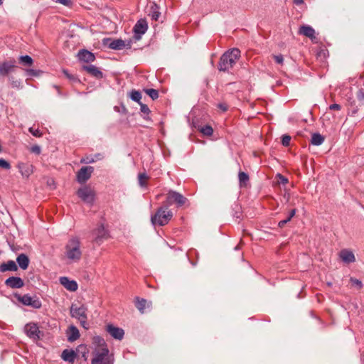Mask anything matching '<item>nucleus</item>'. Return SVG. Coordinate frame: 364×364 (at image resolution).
Returning <instances> with one entry per match:
<instances>
[{
	"mask_svg": "<svg viewBox=\"0 0 364 364\" xmlns=\"http://www.w3.org/2000/svg\"><path fill=\"white\" fill-rule=\"evenodd\" d=\"M82 255L81 242L78 237H71L65 247V257L70 263L78 262Z\"/></svg>",
	"mask_w": 364,
	"mask_h": 364,
	"instance_id": "f257e3e1",
	"label": "nucleus"
},
{
	"mask_svg": "<svg viewBox=\"0 0 364 364\" xmlns=\"http://www.w3.org/2000/svg\"><path fill=\"white\" fill-rule=\"evenodd\" d=\"M240 57L238 48H232L226 51L220 59L218 69L220 71H228L237 63Z\"/></svg>",
	"mask_w": 364,
	"mask_h": 364,
	"instance_id": "f03ea898",
	"label": "nucleus"
},
{
	"mask_svg": "<svg viewBox=\"0 0 364 364\" xmlns=\"http://www.w3.org/2000/svg\"><path fill=\"white\" fill-rule=\"evenodd\" d=\"M172 217L173 213L168 210V206L164 204L151 216V220L154 225L164 226L168 223Z\"/></svg>",
	"mask_w": 364,
	"mask_h": 364,
	"instance_id": "7ed1b4c3",
	"label": "nucleus"
},
{
	"mask_svg": "<svg viewBox=\"0 0 364 364\" xmlns=\"http://www.w3.org/2000/svg\"><path fill=\"white\" fill-rule=\"evenodd\" d=\"M87 309L85 305L77 306L73 304L70 306V316L77 318L81 323L82 326L85 329L88 328L87 323Z\"/></svg>",
	"mask_w": 364,
	"mask_h": 364,
	"instance_id": "20e7f679",
	"label": "nucleus"
},
{
	"mask_svg": "<svg viewBox=\"0 0 364 364\" xmlns=\"http://www.w3.org/2000/svg\"><path fill=\"white\" fill-rule=\"evenodd\" d=\"M91 364H112L107 347L102 348L100 350H95Z\"/></svg>",
	"mask_w": 364,
	"mask_h": 364,
	"instance_id": "39448f33",
	"label": "nucleus"
},
{
	"mask_svg": "<svg viewBox=\"0 0 364 364\" xmlns=\"http://www.w3.org/2000/svg\"><path fill=\"white\" fill-rule=\"evenodd\" d=\"M17 300L25 306H31L34 309H40L42 306L41 301L36 296H31L29 294H15Z\"/></svg>",
	"mask_w": 364,
	"mask_h": 364,
	"instance_id": "423d86ee",
	"label": "nucleus"
},
{
	"mask_svg": "<svg viewBox=\"0 0 364 364\" xmlns=\"http://www.w3.org/2000/svg\"><path fill=\"white\" fill-rule=\"evenodd\" d=\"M77 196L85 203L92 204L95 200V191L88 186H85L77 191Z\"/></svg>",
	"mask_w": 364,
	"mask_h": 364,
	"instance_id": "0eeeda50",
	"label": "nucleus"
},
{
	"mask_svg": "<svg viewBox=\"0 0 364 364\" xmlns=\"http://www.w3.org/2000/svg\"><path fill=\"white\" fill-rule=\"evenodd\" d=\"M186 202V198L183 195L174 191H169L167 193L165 204L168 206L176 203L178 206H182Z\"/></svg>",
	"mask_w": 364,
	"mask_h": 364,
	"instance_id": "6e6552de",
	"label": "nucleus"
},
{
	"mask_svg": "<svg viewBox=\"0 0 364 364\" xmlns=\"http://www.w3.org/2000/svg\"><path fill=\"white\" fill-rule=\"evenodd\" d=\"M94 171L92 166H83L77 173V180L80 183H84L90 179Z\"/></svg>",
	"mask_w": 364,
	"mask_h": 364,
	"instance_id": "1a4fd4ad",
	"label": "nucleus"
},
{
	"mask_svg": "<svg viewBox=\"0 0 364 364\" xmlns=\"http://www.w3.org/2000/svg\"><path fill=\"white\" fill-rule=\"evenodd\" d=\"M24 331L29 338L33 340H38L40 338L41 331L36 323H27L24 327Z\"/></svg>",
	"mask_w": 364,
	"mask_h": 364,
	"instance_id": "9d476101",
	"label": "nucleus"
},
{
	"mask_svg": "<svg viewBox=\"0 0 364 364\" xmlns=\"http://www.w3.org/2000/svg\"><path fill=\"white\" fill-rule=\"evenodd\" d=\"M94 240L97 244H100L103 240H107L109 237L108 232L103 225H99L92 232Z\"/></svg>",
	"mask_w": 364,
	"mask_h": 364,
	"instance_id": "9b49d317",
	"label": "nucleus"
},
{
	"mask_svg": "<svg viewBox=\"0 0 364 364\" xmlns=\"http://www.w3.org/2000/svg\"><path fill=\"white\" fill-rule=\"evenodd\" d=\"M16 68L15 60L4 61L0 63V77L6 76L13 72Z\"/></svg>",
	"mask_w": 364,
	"mask_h": 364,
	"instance_id": "f8f14e48",
	"label": "nucleus"
},
{
	"mask_svg": "<svg viewBox=\"0 0 364 364\" xmlns=\"http://www.w3.org/2000/svg\"><path fill=\"white\" fill-rule=\"evenodd\" d=\"M107 331L115 339L122 340L124 338V331L122 328L116 327L112 324H108Z\"/></svg>",
	"mask_w": 364,
	"mask_h": 364,
	"instance_id": "ddd939ff",
	"label": "nucleus"
},
{
	"mask_svg": "<svg viewBox=\"0 0 364 364\" xmlns=\"http://www.w3.org/2000/svg\"><path fill=\"white\" fill-rule=\"evenodd\" d=\"M298 33L299 35L309 38L312 41L316 39L315 30L309 25H303L300 26L298 31Z\"/></svg>",
	"mask_w": 364,
	"mask_h": 364,
	"instance_id": "4468645a",
	"label": "nucleus"
},
{
	"mask_svg": "<svg viewBox=\"0 0 364 364\" xmlns=\"http://www.w3.org/2000/svg\"><path fill=\"white\" fill-rule=\"evenodd\" d=\"M106 45L112 50H122L125 48L126 43L122 39H115L111 40L110 38H107L105 40Z\"/></svg>",
	"mask_w": 364,
	"mask_h": 364,
	"instance_id": "2eb2a0df",
	"label": "nucleus"
},
{
	"mask_svg": "<svg viewBox=\"0 0 364 364\" xmlns=\"http://www.w3.org/2000/svg\"><path fill=\"white\" fill-rule=\"evenodd\" d=\"M18 168L22 176L25 178H28L29 176L33 173V166L26 163H18Z\"/></svg>",
	"mask_w": 364,
	"mask_h": 364,
	"instance_id": "dca6fc26",
	"label": "nucleus"
},
{
	"mask_svg": "<svg viewBox=\"0 0 364 364\" xmlns=\"http://www.w3.org/2000/svg\"><path fill=\"white\" fill-rule=\"evenodd\" d=\"M5 284L12 289H19L23 287V279L18 277H11L5 281Z\"/></svg>",
	"mask_w": 364,
	"mask_h": 364,
	"instance_id": "f3484780",
	"label": "nucleus"
},
{
	"mask_svg": "<svg viewBox=\"0 0 364 364\" xmlns=\"http://www.w3.org/2000/svg\"><path fill=\"white\" fill-rule=\"evenodd\" d=\"M147 28V23L145 20L138 21L134 27L136 38H140L141 35L146 33Z\"/></svg>",
	"mask_w": 364,
	"mask_h": 364,
	"instance_id": "a211bd4d",
	"label": "nucleus"
},
{
	"mask_svg": "<svg viewBox=\"0 0 364 364\" xmlns=\"http://www.w3.org/2000/svg\"><path fill=\"white\" fill-rule=\"evenodd\" d=\"M339 257L341 260L346 264L353 263L355 261L353 252L348 249H343L340 251Z\"/></svg>",
	"mask_w": 364,
	"mask_h": 364,
	"instance_id": "6ab92c4d",
	"label": "nucleus"
},
{
	"mask_svg": "<svg viewBox=\"0 0 364 364\" xmlns=\"http://www.w3.org/2000/svg\"><path fill=\"white\" fill-rule=\"evenodd\" d=\"M82 70L86 71L87 73H89L91 76L97 78V79H101L103 77V73L100 69L93 65H83Z\"/></svg>",
	"mask_w": 364,
	"mask_h": 364,
	"instance_id": "aec40b11",
	"label": "nucleus"
},
{
	"mask_svg": "<svg viewBox=\"0 0 364 364\" xmlns=\"http://www.w3.org/2000/svg\"><path fill=\"white\" fill-rule=\"evenodd\" d=\"M60 283L62 284L66 289L70 291H75L77 289V284L74 280H70L66 277H62L60 278Z\"/></svg>",
	"mask_w": 364,
	"mask_h": 364,
	"instance_id": "412c9836",
	"label": "nucleus"
},
{
	"mask_svg": "<svg viewBox=\"0 0 364 364\" xmlns=\"http://www.w3.org/2000/svg\"><path fill=\"white\" fill-rule=\"evenodd\" d=\"M77 56L80 61L85 63H92L95 60L94 54L87 50H82L79 51Z\"/></svg>",
	"mask_w": 364,
	"mask_h": 364,
	"instance_id": "4be33fe9",
	"label": "nucleus"
},
{
	"mask_svg": "<svg viewBox=\"0 0 364 364\" xmlns=\"http://www.w3.org/2000/svg\"><path fill=\"white\" fill-rule=\"evenodd\" d=\"M76 357L77 353L72 349H65L61 354V358L63 360L72 364L75 362Z\"/></svg>",
	"mask_w": 364,
	"mask_h": 364,
	"instance_id": "5701e85b",
	"label": "nucleus"
},
{
	"mask_svg": "<svg viewBox=\"0 0 364 364\" xmlns=\"http://www.w3.org/2000/svg\"><path fill=\"white\" fill-rule=\"evenodd\" d=\"M68 340L70 342H73L79 338L80 332L77 327L70 326L67 332Z\"/></svg>",
	"mask_w": 364,
	"mask_h": 364,
	"instance_id": "b1692460",
	"label": "nucleus"
},
{
	"mask_svg": "<svg viewBox=\"0 0 364 364\" xmlns=\"http://www.w3.org/2000/svg\"><path fill=\"white\" fill-rule=\"evenodd\" d=\"M18 269L16 262L13 260H9L0 264V272H5L7 271H16Z\"/></svg>",
	"mask_w": 364,
	"mask_h": 364,
	"instance_id": "393cba45",
	"label": "nucleus"
},
{
	"mask_svg": "<svg viewBox=\"0 0 364 364\" xmlns=\"http://www.w3.org/2000/svg\"><path fill=\"white\" fill-rule=\"evenodd\" d=\"M16 262L22 269H26L29 264V259L25 254H21L17 257Z\"/></svg>",
	"mask_w": 364,
	"mask_h": 364,
	"instance_id": "a878e982",
	"label": "nucleus"
},
{
	"mask_svg": "<svg viewBox=\"0 0 364 364\" xmlns=\"http://www.w3.org/2000/svg\"><path fill=\"white\" fill-rule=\"evenodd\" d=\"M324 141V137L318 133H314L311 136V142L313 145L319 146Z\"/></svg>",
	"mask_w": 364,
	"mask_h": 364,
	"instance_id": "bb28decb",
	"label": "nucleus"
},
{
	"mask_svg": "<svg viewBox=\"0 0 364 364\" xmlns=\"http://www.w3.org/2000/svg\"><path fill=\"white\" fill-rule=\"evenodd\" d=\"M238 178L240 187L246 186L247 183L249 181L248 174L243 171H240L238 173Z\"/></svg>",
	"mask_w": 364,
	"mask_h": 364,
	"instance_id": "cd10ccee",
	"label": "nucleus"
},
{
	"mask_svg": "<svg viewBox=\"0 0 364 364\" xmlns=\"http://www.w3.org/2000/svg\"><path fill=\"white\" fill-rule=\"evenodd\" d=\"M146 304L147 301L146 299L136 298L135 306L141 314L144 313V309L146 306Z\"/></svg>",
	"mask_w": 364,
	"mask_h": 364,
	"instance_id": "c85d7f7f",
	"label": "nucleus"
},
{
	"mask_svg": "<svg viewBox=\"0 0 364 364\" xmlns=\"http://www.w3.org/2000/svg\"><path fill=\"white\" fill-rule=\"evenodd\" d=\"M19 63L23 65L31 66L32 65L33 60L29 55H21L19 57Z\"/></svg>",
	"mask_w": 364,
	"mask_h": 364,
	"instance_id": "c756f323",
	"label": "nucleus"
},
{
	"mask_svg": "<svg viewBox=\"0 0 364 364\" xmlns=\"http://www.w3.org/2000/svg\"><path fill=\"white\" fill-rule=\"evenodd\" d=\"M200 132L208 136H211L213 134V129L210 125H205L199 129Z\"/></svg>",
	"mask_w": 364,
	"mask_h": 364,
	"instance_id": "7c9ffc66",
	"label": "nucleus"
},
{
	"mask_svg": "<svg viewBox=\"0 0 364 364\" xmlns=\"http://www.w3.org/2000/svg\"><path fill=\"white\" fill-rule=\"evenodd\" d=\"M93 343L98 347L105 348L107 347L104 338L99 336H94L92 338Z\"/></svg>",
	"mask_w": 364,
	"mask_h": 364,
	"instance_id": "2f4dec72",
	"label": "nucleus"
},
{
	"mask_svg": "<svg viewBox=\"0 0 364 364\" xmlns=\"http://www.w3.org/2000/svg\"><path fill=\"white\" fill-rule=\"evenodd\" d=\"M144 92L153 100H156L159 97V92L155 89H146Z\"/></svg>",
	"mask_w": 364,
	"mask_h": 364,
	"instance_id": "473e14b6",
	"label": "nucleus"
},
{
	"mask_svg": "<svg viewBox=\"0 0 364 364\" xmlns=\"http://www.w3.org/2000/svg\"><path fill=\"white\" fill-rule=\"evenodd\" d=\"M139 183L141 186H145L146 185V181L149 179V176L145 173H141L138 176Z\"/></svg>",
	"mask_w": 364,
	"mask_h": 364,
	"instance_id": "72a5a7b5",
	"label": "nucleus"
},
{
	"mask_svg": "<svg viewBox=\"0 0 364 364\" xmlns=\"http://www.w3.org/2000/svg\"><path fill=\"white\" fill-rule=\"evenodd\" d=\"M130 97H131V99L136 102H138L139 104V103H141L140 102L141 99V93L139 92V91H136V90H133L132 92H131V95H130Z\"/></svg>",
	"mask_w": 364,
	"mask_h": 364,
	"instance_id": "f704fd0d",
	"label": "nucleus"
},
{
	"mask_svg": "<svg viewBox=\"0 0 364 364\" xmlns=\"http://www.w3.org/2000/svg\"><path fill=\"white\" fill-rule=\"evenodd\" d=\"M350 282H351V284L353 285L356 286L358 289H360L363 287L362 282L360 280L358 279H355V278H353V277H350Z\"/></svg>",
	"mask_w": 364,
	"mask_h": 364,
	"instance_id": "c9c22d12",
	"label": "nucleus"
},
{
	"mask_svg": "<svg viewBox=\"0 0 364 364\" xmlns=\"http://www.w3.org/2000/svg\"><path fill=\"white\" fill-rule=\"evenodd\" d=\"M291 136L287 134H284L282 137V144L284 146H288L290 144Z\"/></svg>",
	"mask_w": 364,
	"mask_h": 364,
	"instance_id": "e433bc0d",
	"label": "nucleus"
},
{
	"mask_svg": "<svg viewBox=\"0 0 364 364\" xmlns=\"http://www.w3.org/2000/svg\"><path fill=\"white\" fill-rule=\"evenodd\" d=\"M28 131L34 136L41 137L42 136V133L41 132V131L38 129L30 127Z\"/></svg>",
	"mask_w": 364,
	"mask_h": 364,
	"instance_id": "4c0bfd02",
	"label": "nucleus"
},
{
	"mask_svg": "<svg viewBox=\"0 0 364 364\" xmlns=\"http://www.w3.org/2000/svg\"><path fill=\"white\" fill-rule=\"evenodd\" d=\"M0 168L9 170L11 168L10 164L4 159H0Z\"/></svg>",
	"mask_w": 364,
	"mask_h": 364,
	"instance_id": "58836bf2",
	"label": "nucleus"
},
{
	"mask_svg": "<svg viewBox=\"0 0 364 364\" xmlns=\"http://www.w3.org/2000/svg\"><path fill=\"white\" fill-rule=\"evenodd\" d=\"M26 73L28 76H38L40 73V71L33 69H26Z\"/></svg>",
	"mask_w": 364,
	"mask_h": 364,
	"instance_id": "ea45409f",
	"label": "nucleus"
},
{
	"mask_svg": "<svg viewBox=\"0 0 364 364\" xmlns=\"http://www.w3.org/2000/svg\"><path fill=\"white\" fill-rule=\"evenodd\" d=\"M139 105H140V110H141V112L142 113H144V114H149V113L150 112V109L148 107V106L146 105L143 104V103H139Z\"/></svg>",
	"mask_w": 364,
	"mask_h": 364,
	"instance_id": "a19ab883",
	"label": "nucleus"
},
{
	"mask_svg": "<svg viewBox=\"0 0 364 364\" xmlns=\"http://www.w3.org/2000/svg\"><path fill=\"white\" fill-rule=\"evenodd\" d=\"M273 58L274 59L275 62L279 65H282L284 63V58L281 54L273 55Z\"/></svg>",
	"mask_w": 364,
	"mask_h": 364,
	"instance_id": "79ce46f5",
	"label": "nucleus"
},
{
	"mask_svg": "<svg viewBox=\"0 0 364 364\" xmlns=\"http://www.w3.org/2000/svg\"><path fill=\"white\" fill-rule=\"evenodd\" d=\"M11 85L12 87H16V88H18V89H20L22 87L21 86V81L20 80H14L13 78H12V80L11 82Z\"/></svg>",
	"mask_w": 364,
	"mask_h": 364,
	"instance_id": "37998d69",
	"label": "nucleus"
},
{
	"mask_svg": "<svg viewBox=\"0 0 364 364\" xmlns=\"http://www.w3.org/2000/svg\"><path fill=\"white\" fill-rule=\"evenodd\" d=\"M357 98L359 101L364 102V90L360 89L357 92Z\"/></svg>",
	"mask_w": 364,
	"mask_h": 364,
	"instance_id": "c03bdc74",
	"label": "nucleus"
},
{
	"mask_svg": "<svg viewBox=\"0 0 364 364\" xmlns=\"http://www.w3.org/2000/svg\"><path fill=\"white\" fill-rule=\"evenodd\" d=\"M277 177L279 179V183H281L282 184H287L288 183V179L284 177V176H282V174L280 173H278L277 175Z\"/></svg>",
	"mask_w": 364,
	"mask_h": 364,
	"instance_id": "a18cd8bd",
	"label": "nucleus"
},
{
	"mask_svg": "<svg viewBox=\"0 0 364 364\" xmlns=\"http://www.w3.org/2000/svg\"><path fill=\"white\" fill-rule=\"evenodd\" d=\"M152 9L153 10L151 14V18H152V19L157 21L159 17L160 13L159 11H156V9L154 8H152Z\"/></svg>",
	"mask_w": 364,
	"mask_h": 364,
	"instance_id": "49530a36",
	"label": "nucleus"
},
{
	"mask_svg": "<svg viewBox=\"0 0 364 364\" xmlns=\"http://www.w3.org/2000/svg\"><path fill=\"white\" fill-rule=\"evenodd\" d=\"M55 2L60 3L64 6H70L72 4L71 0H55Z\"/></svg>",
	"mask_w": 364,
	"mask_h": 364,
	"instance_id": "de8ad7c7",
	"label": "nucleus"
},
{
	"mask_svg": "<svg viewBox=\"0 0 364 364\" xmlns=\"http://www.w3.org/2000/svg\"><path fill=\"white\" fill-rule=\"evenodd\" d=\"M31 152L34 153V154H41V147L38 145H34L31 148Z\"/></svg>",
	"mask_w": 364,
	"mask_h": 364,
	"instance_id": "09e8293b",
	"label": "nucleus"
},
{
	"mask_svg": "<svg viewBox=\"0 0 364 364\" xmlns=\"http://www.w3.org/2000/svg\"><path fill=\"white\" fill-rule=\"evenodd\" d=\"M218 107L223 112H226L228 109V105L226 103H219Z\"/></svg>",
	"mask_w": 364,
	"mask_h": 364,
	"instance_id": "8fccbe9b",
	"label": "nucleus"
},
{
	"mask_svg": "<svg viewBox=\"0 0 364 364\" xmlns=\"http://www.w3.org/2000/svg\"><path fill=\"white\" fill-rule=\"evenodd\" d=\"M341 108V107L338 104H332L329 106V109L331 110H340Z\"/></svg>",
	"mask_w": 364,
	"mask_h": 364,
	"instance_id": "3c124183",
	"label": "nucleus"
},
{
	"mask_svg": "<svg viewBox=\"0 0 364 364\" xmlns=\"http://www.w3.org/2000/svg\"><path fill=\"white\" fill-rule=\"evenodd\" d=\"M80 162L84 164L93 163L95 162V159L93 158H87V159H82Z\"/></svg>",
	"mask_w": 364,
	"mask_h": 364,
	"instance_id": "603ef678",
	"label": "nucleus"
},
{
	"mask_svg": "<svg viewBox=\"0 0 364 364\" xmlns=\"http://www.w3.org/2000/svg\"><path fill=\"white\" fill-rule=\"evenodd\" d=\"M63 74H64V75H65L68 78H69V79H73V78H74L73 75H70V74L68 73V71L67 70H63Z\"/></svg>",
	"mask_w": 364,
	"mask_h": 364,
	"instance_id": "864d4df0",
	"label": "nucleus"
},
{
	"mask_svg": "<svg viewBox=\"0 0 364 364\" xmlns=\"http://www.w3.org/2000/svg\"><path fill=\"white\" fill-rule=\"evenodd\" d=\"M287 223V220H282L279 222L278 226L279 228H283Z\"/></svg>",
	"mask_w": 364,
	"mask_h": 364,
	"instance_id": "5fc2aeb1",
	"label": "nucleus"
},
{
	"mask_svg": "<svg viewBox=\"0 0 364 364\" xmlns=\"http://www.w3.org/2000/svg\"><path fill=\"white\" fill-rule=\"evenodd\" d=\"M294 4L296 5H301L304 4V0H294Z\"/></svg>",
	"mask_w": 364,
	"mask_h": 364,
	"instance_id": "6e6d98bb",
	"label": "nucleus"
},
{
	"mask_svg": "<svg viewBox=\"0 0 364 364\" xmlns=\"http://www.w3.org/2000/svg\"><path fill=\"white\" fill-rule=\"evenodd\" d=\"M296 214V209H292L290 213H289V216L292 218Z\"/></svg>",
	"mask_w": 364,
	"mask_h": 364,
	"instance_id": "4d7b16f0",
	"label": "nucleus"
},
{
	"mask_svg": "<svg viewBox=\"0 0 364 364\" xmlns=\"http://www.w3.org/2000/svg\"><path fill=\"white\" fill-rule=\"evenodd\" d=\"M291 220V218L289 216L287 217V218L285 219V220H287V223L289 222Z\"/></svg>",
	"mask_w": 364,
	"mask_h": 364,
	"instance_id": "13d9d810",
	"label": "nucleus"
},
{
	"mask_svg": "<svg viewBox=\"0 0 364 364\" xmlns=\"http://www.w3.org/2000/svg\"><path fill=\"white\" fill-rule=\"evenodd\" d=\"M361 360L364 361V351L361 353Z\"/></svg>",
	"mask_w": 364,
	"mask_h": 364,
	"instance_id": "bf43d9fd",
	"label": "nucleus"
},
{
	"mask_svg": "<svg viewBox=\"0 0 364 364\" xmlns=\"http://www.w3.org/2000/svg\"><path fill=\"white\" fill-rule=\"evenodd\" d=\"M4 3V0H0V6H1Z\"/></svg>",
	"mask_w": 364,
	"mask_h": 364,
	"instance_id": "052dcab7",
	"label": "nucleus"
},
{
	"mask_svg": "<svg viewBox=\"0 0 364 364\" xmlns=\"http://www.w3.org/2000/svg\"><path fill=\"white\" fill-rule=\"evenodd\" d=\"M2 151V149H1V146L0 145V153Z\"/></svg>",
	"mask_w": 364,
	"mask_h": 364,
	"instance_id": "680f3d73",
	"label": "nucleus"
}]
</instances>
